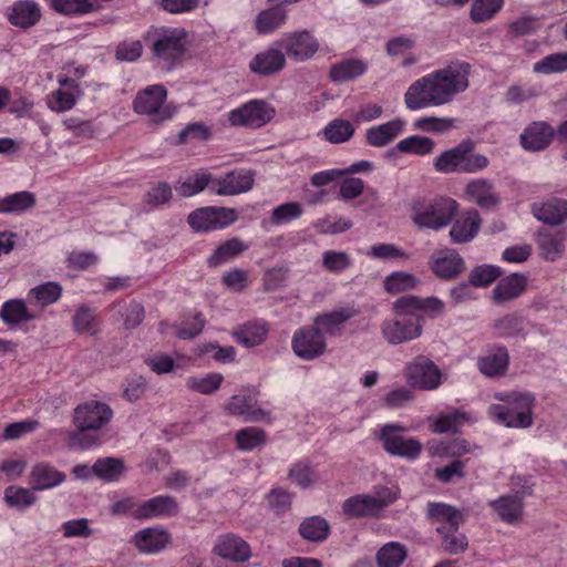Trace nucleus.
<instances>
[{"instance_id": "nucleus-1", "label": "nucleus", "mask_w": 567, "mask_h": 567, "mask_svg": "<svg viewBox=\"0 0 567 567\" xmlns=\"http://www.w3.org/2000/svg\"><path fill=\"white\" fill-rule=\"evenodd\" d=\"M470 63L455 61L434 71L408 89L404 101L410 110L446 104L468 87Z\"/></svg>"}, {"instance_id": "nucleus-2", "label": "nucleus", "mask_w": 567, "mask_h": 567, "mask_svg": "<svg viewBox=\"0 0 567 567\" xmlns=\"http://www.w3.org/2000/svg\"><path fill=\"white\" fill-rule=\"evenodd\" d=\"M113 417L112 409L104 402L91 400L79 404L73 412L75 430L68 435L71 449L87 450L101 443V430Z\"/></svg>"}, {"instance_id": "nucleus-3", "label": "nucleus", "mask_w": 567, "mask_h": 567, "mask_svg": "<svg viewBox=\"0 0 567 567\" xmlns=\"http://www.w3.org/2000/svg\"><path fill=\"white\" fill-rule=\"evenodd\" d=\"M495 399L504 404H493L489 413L508 427L526 429L533 424L532 410L535 398L527 392L496 393Z\"/></svg>"}, {"instance_id": "nucleus-4", "label": "nucleus", "mask_w": 567, "mask_h": 567, "mask_svg": "<svg viewBox=\"0 0 567 567\" xmlns=\"http://www.w3.org/2000/svg\"><path fill=\"white\" fill-rule=\"evenodd\" d=\"M153 58L168 66L181 61L187 50V32L184 28L154 27L144 35Z\"/></svg>"}, {"instance_id": "nucleus-5", "label": "nucleus", "mask_w": 567, "mask_h": 567, "mask_svg": "<svg viewBox=\"0 0 567 567\" xmlns=\"http://www.w3.org/2000/svg\"><path fill=\"white\" fill-rule=\"evenodd\" d=\"M474 142L464 140L434 159V168L440 173H475L488 165L485 155L474 153Z\"/></svg>"}, {"instance_id": "nucleus-6", "label": "nucleus", "mask_w": 567, "mask_h": 567, "mask_svg": "<svg viewBox=\"0 0 567 567\" xmlns=\"http://www.w3.org/2000/svg\"><path fill=\"white\" fill-rule=\"evenodd\" d=\"M457 212V203L452 198L437 197L417 200L412 206V220L420 228L437 230L447 226Z\"/></svg>"}, {"instance_id": "nucleus-7", "label": "nucleus", "mask_w": 567, "mask_h": 567, "mask_svg": "<svg viewBox=\"0 0 567 567\" xmlns=\"http://www.w3.org/2000/svg\"><path fill=\"white\" fill-rule=\"evenodd\" d=\"M406 430L400 423L385 424L380 430L379 439L388 454L413 461L420 456L423 445L414 437L401 435Z\"/></svg>"}, {"instance_id": "nucleus-8", "label": "nucleus", "mask_w": 567, "mask_h": 567, "mask_svg": "<svg viewBox=\"0 0 567 567\" xmlns=\"http://www.w3.org/2000/svg\"><path fill=\"white\" fill-rule=\"evenodd\" d=\"M404 377L411 386L423 391L435 390L442 384L441 369L423 354L406 363Z\"/></svg>"}, {"instance_id": "nucleus-9", "label": "nucleus", "mask_w": 567, "mask_h": 567, "mask_svg": "<svg viewBox=\"0 0 567 567\" xmlns=\"http://www.w3.org/2000/svg\"><path fill=\"white\" fill-rule=\"evenodd\" d=\"M167 91L161 84L150 85L138 92L133 102V109L138 114L151 116L155 123H161L172 117L169 107L164 106Z\"/></svg>"}, {"instance_id": "nucleus-10", "label": "nucleus", "mask_w": 567, "mask_h": 567, "mask_svg": "<svg viewBox=\"0 0 567 567\" xmlns=\"http://www.w3.org/2000/svg\"><path fill=\"white\" fill-rule=\"evenodd\" d=\"M275 116L274 107L265 101L254 100L228 113V122L233 126L258 128L270 122Z\"/></svg>"}, {"instance_id": "nucleus-11", "label": "nucleus", "mask_w": 567, "mask_h": 567, "mask_svg": "<svg viewBox=\"0 0 567 567\" xmlns=\"http://www.w3.org/2000/svg\"><path fill=\"white\" fill-rule=\"evenodd\" d=\"M291 347L293 353L306 361H311L321 357L327 350L323 333L316 326H308L298 329L293 333Z\"/></svg>"}, {"instance_id": "nucleus-12", "label": "nucleus", "mask_w": 567, "mask_h": 567, "mask_svg": "<svg viewBox=\"0 0 567 567\" xmlns=\"http://www.w3.org/2000/svg\"><path fill=\"white\" fill-rule=\"evenodd\" d=\"M238 218L234 208L204 207L188 215V224L198 231L220 229L231 225Z\"/></svg>"}, {"instance_id": "nucleus-13", "label": "nucleus", "mask_w": 567, "mask_h": 567, "mask_svg": "<svg viewBox=\"0 0 567 567\" xmlns=\"http://www.w3.org/2000/svg\"><path fill=\"white\" fill-rule=\"evenodd\" d=\"M276 44L297 62L311 59L319 50L318 40L307 30L286 33Z\"/></svg>"}, {"instance_id": "nucleus-14", "label": "nucleus", "mask_w": 567, "mask_h": 567, "mask_svg": "<svg viewBox=\"0 0 567 567\" xmlns=\"http://www.w3.org/2000/svg\"><path fill=\"white\" fill-rule=\"evenodd\" d=\"M422 329L420 319L385 320L381 326L383 338L394 346L419 338Z\"/></svg>"}, {"instance_id": "nucleus-15", "label": "nucleus", "mask_w": 567, "mask_h": 567, "mask_svg": "<svg viewBox=\"0 0 567 567\" xmlns=\"http://www.w3.org/2000/svg\"><path fill=\"white\" fill-rule=\"evenodd\" d=\"M255 174L251 171H231L225 176L213 179L212 190L220 196H234L252 188Z\"/></svg>"}, {"instance_id": "nucleus-16", "label": "nucleus", "mask_w": 567, "mask_h": 567, "mask_svg": "<svg viewBox=\"0 0 567 567\" xmlns=\"http://www.w3.org/2000/svg\"><path fill=\"white\" fill-rule=\"evenodd\" d=\"M213 553L235 563H244L251 557L249 544L233 533L218 536L213 547Z\"/></svg>"}, {"instance_id": "nucleus-17", "label": "nucleus", "mask_w": 567, "mask_h": 567, "mask_svg": "<svg viewBox=\"0 0 567 567\" xmlns=\"http://www.w3.org/2000/svg\"><path fill=\"white\" fill-rule=\"evenodd\" d=\"M132 543L140 553L154 555L172 543V536L165 528L147 527L138 530L132 537Z\"/></svg>"}, {"instance_id": "nucleus-18", "label": "nucleus", "mask_w": 567, "mask_h": 567, "mask_svg": "<svg viewBox=\"0 0 567 567\" xmlns=\"http://www.w3.org/2000/svg\"><path fill=\"white\" fill-rule=\"evenodd\" d=\"M178 513L179 505L175 497L159 495L138 505L134 511V516L137 519H151L155 517H173Z\"/></svg>"}, {"instance_id": "nucleus-19", "label": "nucleus", "mask_w": 567, "mask_h": 567, "mask_svg": "<svg viewBox=\"0 0 567 567\" xmlns=\"http://www.w3.org/2000/svg\"><path fill=\"white\" fill-rule=\"evenodd\" d=\"M226 411L231 415L243 416L246 422H259L268 416V412L257 406L252 394H235L226 404Z\"/></svg>"}, {"instance_id": "nucleus-20", "label": "nucleus", "mask_w": 567, "mask_h": 567, "mask_svg": "<svg viewBox=\"0 0 567 567\" xmlns=\"http://www.w3.org/2000/svg\"><path fill=\"white\" fill-rule=\"evenodd\" d=\"M555 136L554 128L546 122H533L520 134V144L526 151L538 152L546 148Z\"/></svg>"}, {"instance_id": "nucleus-21", "label": "nucleus", "mask_w": 567, "mask_h": 567, "mask_svg": "<svg viewBox=\"0 0 567 567\" xmlns=\"http://www.w3.org/2000/svg\"><path fill=\"white\" fill-rule=\"evenodd\" d=\"M488 505L504 523L516 524L522 520L524 512V496L522 494L504 495L491 501Z\"/></svg>"}, {"instance_id": "nucleus-22", "label": "nucleus", "mask_w": 567, "mask_h": 567, "mask_svg": "<svg viewBox=\"0 0 567 567\" xmlns=\"http://www.w3.org/2000/svg\"><path fill=\"white\" fill-rule=\"evenodd\" d=\"M509 362V354L505 347H493L477 359V367L482 374L495 378L505 374Z\"/></svg>"}, {"instance_id": "nucleus-23", "label": "nucleus", "mask_w": 567, "mask_h": 567, "mask_svg": "<svg viewBox=\"0 0 567 567\" xmlns=\"http://www.w3.org/2000/svg\"><path fill=\"white\" fill-rule=\"evenodd\" d=\"M533 215L548 225H560L567 220V200L553 197L532 205Z\"/></svg>"}, {"instance_id": "nucleus-24", "label": "nucleus", "mask_w": 567, "mask_h": 567, "mask_svg": "<svg viewBox=\"0 0 567 567\" xmlns=\"http://www.w3.org/2000/svg\"><path fill=\"white\" fill-rule=\"evenodd\" d=\"M466 266L464 259L455 251L447 250L444 255L433 257L431 269L441 279L451 280L464 272Z\"/></svg>"}, {"instance_id": "nucleus-25", "label": "nucleus", "mask_w": 567, "mask_h": 567, "mask_svg": "<svg viewBox=\"0 0 567 567\" xmlns=\"http://www.w3.org/2000/svg\"><path fill=\"white\" fill-rule=\"evenodd\" d=\"M527 278L522 274H512L503 279L493 289V300L501 305L518 298L526 289Z\"/></svg>"}, {"instance_id": "nucleus-26", "label": "nucleus", "mask_w": 567, "mask_h": 567, "mask_svg": "<svg viewBox=\"0 0 567 567\" xmlns=\"http://www.w3.org/2000/svg\"><path fill=\"white\" fill-rule=\"evenodd\" d=\"M65 474L48 463L35 464L30 472V485L33 491H43L58 486L65 481Z\"/></svg>"}, {"instance_id": "nucleus-27", "label": "nucleus", "mask_w": 567, "mask_h": 567, "mask_svg": "<svg viewBox=\"0 0 567 567\" xmlns=\"http://www.w3.org/2000/svg\"><path fill=\"white\" fill-rule=\"evenodd\" d=\"M427 516L433 523L446 526L449 532H457L464 522V515L461 511L444 503H429Z\"/></svg>"}, {"instance_id": "nucleus-28", "label": "nucleus", "mask_w": 567, "mask_h": 567, "mask_svg": "<svg viewBox=\"0 0 567 567\" xmlns=\"http://www.w3.org/2000/svg\"><path fill=\"white\" fill-rule=\"evenodd\" d=\"M286 63L285 54L280 49L270 48L258 53L250 62V70L254 73L265 76L279 72Z\"/></svg>"}, {"instance_id": "nucleus-29", "label": "nucleus", "mask_w": 567, "mask_h": 567, "mask_svg": "<svg viewBox=\"0 0 567 567\" xmlns=\"http://www.w3.org/2000/svg\"><path fill=\"white\" fill-rule=\"evenodd\" d=\"M466 195L480 207L484 209H492L499 204V198L494 192L493 184L487 179H475L467 184L465 189Z\"/></svg>"}, {"instance_id": "nucleus-30", "label": "nucleus", "mask_w": 567, "mask_h": 567, "mask_svg": "<svg viewBox=\"0 0 567 567\" xmlns=\"http://www.w3.org/2000/svg\"><path fill=\"white\" fill-rule=\"evenodd\" d=\"M403 127L404 122L399 118L370 127L365 133L367 143L374 147H383L393 142Z\"/></svg>"}, {"instance_id": "nucleus-31", "label": "nucleus", "mask_w": 567, "mask_h": 567, "mask_svg": "<svg viewBox=\"0 0 567 567\" xmlns=\"http://www.w3.org/2000/svg\"><path fill=\"white\" fill-rule=\"evenodd\" d=\"M41 18V11L37 2L32 0H21L11 8L9 21L11 24L28 29L33 27Z\"/></svg>"}, {"instance_id": "nucleus-32", "label": "nucleus", "mask_w": 567, "mask_h": 567, "mask_svg": "<svg viewBox=\"0 0 567 567\" xmlns=\"http://www.w3.org/2000/svg\"><path fill=\"white\" fill-rule=\"evenodd\" d=\"M481 217L477 210H470L463 220L453 224L450 236L454 244H463L472 240L478 233Z\"/></svg>"}, {"instance_id": "nucleus-33", "label": "nucleus", "mask_w": 567, "mask_h": 567, "mask_svg": "<svg viewBox=\"0 0 567 567\" xmlns=\"http://www.w3.org/2000/svg\"><path fill=\"white\" fill-rule=\"evenodd\" d=\"M268 326L264 321L246 322L234 331L236 340L246 348L257 347L265 342Z\"/></svg>"}, {"instance_id": "nucleus-34", "label": "nucleus", "mask_w": 567, "mask_h": 567, "mask_svg": "<svg viewBox=\"0 0 567 567\" xmlns=\"http://www.w3.org/2000/svg\"><path fill=\"white\" fill-rule=\"evenodd\" d=\"M0 319L8 326H18L34 320L35 315L28 309L23 299H10L1 307Z\"/></svg>"}, {"instance_id": "nucleus-35", "label": "nucleus", "mask_w": 567, "mask_h": 567, "mask_svg": "<svg viewBox=\"0 0 567 567\" xmlns=\"http://www.w3.org/2000/svg\"><path fill=\"white\" fill-rule=\"evenodd\" d=\"M343 513L350 517L378 516L380 511L372 495H355L343 502Z\"/></svg>"}, {"instance_id": "nucleus-36", "label": "nucleus", "mask_w": 567, "mask_h": 567, "mask_svg": "<svg viewBox=\"0 0 567 567\" xmlns=\"http://www.w3.org/2000/svg\"><path fill=\"white\" fill-rule=\"evenodd\" d=\"M299 534L308 542L321 543L328 538L330 525L321 516L307 517L299 525Z\"/></svg>"}, {"instance_id": "nucleus-37", "label": "nucleus", "mask_w": 567, "mask_h": 567, "mask_svg": "<svg viewBox=\"0 0 567 567\" xmlns=\"http://www.w3.org/2000/svg\"><path fill=\"white\" fill-rule=\"evenodd\" d=\"M287 11L281 6H275L261 11L255 21L256 30L260 34L274 32L285 24Z\"/></svg>"}, {"instance_id": "nucleus-38", "label": "nucleus", "mask_w": 567, "mask_h": 567, "mask_svg": "<svg viewBox=\"0 0 567 567\" xmlns=\"http://www.w3.org/2000/svg\"><path fill=\"white\" fill-rule=\"evenodd\" d=\"M367 71V65L358 59L343 60L330 68L329 76L336 83L350 81L362 75Z\"/></svg>"}, {"instance_id": "nucleus-39", "label": "nucleus", "mask_w": 567, "mask_h": 567, "mask_svg": "<svg viewBox=\"0 0 567 567\" xmlns=\"http://www.w3.org/2000/svg\"><path fill=\"white\" fill-rule=\"evenodd\" d=\"M540 256L548 260H557L564 251L563 236L549 231H539L536 239Z\"/></svg>"}, {"instance_id": "nucleus-40", "label": "nucleus", "mask_w": 567, "mask_h": 567, "mask_svg": "<svg viewBox=\"0 0 567 567\" xmlns=\"http://www.w3.org/2000/svg\"><path fill=\"white\" fill-rule=\"evenodd\" d=\"M35 202L34 194L28 190L0 197V213H22L33 208Z\"/></svg>"}, {"instance_id": "nucleus-41", "label": "nucleus", "mask_w": 567, "mask_h": 567, "mask_svg": "<svg viewBox=\"0 0 567 567\" xmlns=\"http://www.w3.org/2000/svg\"><path fill=\"white\" fill-rule=\"evenodd\" d=\"M62 293V287L54 281H48L33 287L29 291L30 302L40 307H47L56 302Z\"/></svg>"}, {"instance_id": "nucleus-42", "label": "nucleus", "mask_w": 567, "mask_h": 567, "mask_svg": "<svg viewBox=\"0 0 567 567\" xmlns=\"http://www.w3.org/2000/svg\"><path fill=\"white\" fill-rule=\"evenodd\" d=\"M408 551L404 545L390 542L383 545L378 554L377 561L379 567H400L406 559Z\"/></svg>"}, {"instance_id": "nucleus-43", "label": "nucleus", "mask_w": 567, "mask_h": 567, "mask_svg": "<svg viewBox=\"0 0 567 567\" xmlns=\"http://www.w3.org/2000/svg\"><path fill=\"white\" fill-rule=\"evenodd\" d=\"M247 249L248 246L239 238H231L219 245L208 258L207 262L210 267H217Z\"/></svg>"}, {"instance_id": "nucleus-44", "label": "nucleus", "mask_w": 567, "mask_h": 567, "mask_svg": "<svg viewBox=\"0 0 567 567\" xmlns=\"http://www.w3.org/2000/svg\"><path fill=\"white\" fill-rule=\"evenodd\" d=\"M494 330L501 338L524 337L525 320L522 316L509 313L494 321Z\"/></svg>"}, {"instance_id": "nucleus-45", "label": "nucleus", "mask_w": 567, "mask_h": 567, "mask_svg": "<svg viewBox=\"0 0 567 567\" xmlns=\"http://www.w3.org/2000/svg\"><path fill=\"white\" fill-rule=\"evenodd\" d=\"M354 134L353 125L346 120L336 118L323 128L324 138L332 144H341L349 141Z\"/></svg>"}, {"instance_id": "nucleus-46", "label": "nucleus", "mask_w": 567, "mask_h": 567, "mask_svg": "<svg viewBox=\"0 0 567 567\" xmlns=\"http://www.w3.org/2000/svg\"><path fill=\"white\" fill-rule=\"evenodd\" d=\"M419 282L420 280L412 274L395 271L385 277L383 287L386 292L395 295L414 289Z\"/></svg>"}, {"instance_id": "nucleus-47", "label": "nucleus", "mask_w": 567, "mask_h": 567, "mask_svg": "<svg viewBox=\"0 0 567 567\" xmlns=\"http://www.w3.org/2000/svg\"><path fill=\"white\" fill-rule=\"evenodd\" d=\"M354 313L352 311L340 309L329 313L318 316L315 320L316 327L321 328L326 333L334 334L340 331L341 326Z\"/></svg>"}, {"instance_id": "nucleus-48", "label": "nucleus", "mask_w": 567, "mask_h": 567, "mask_svg": "<svg viewBox=\"0 0 567 567\" xmlns=\"http://www.w3.org/2000/svg\"><path fill=\"white\" fill-rule=\"evenodd\" d=\"M123 462L114 457L99 458L93 464L94 475L105 482H113L118 480L123 473Z\"/></svg>"}, {"instance_id": "nucleus-49", "label": "nucleus", "mask_w": 567, "mask_h": 567, "mask_svg": "<svg viewBox=\"0 0 567 567\" xmlns=\"http://www.w3.org/2000/svg\"><path fill=\"white\" fill-rule=\"evenodd\" d=\"M32 491L33 489L11 485L4 489L3 498L8 506L18 509H24L34 504L37 501V497Z\"/></svg>"}, {"instance_id": "nucleus-50", "label": "nucleus", "mask_w": 567, "mask_h": 567, "mask_svg": "<svg viewBox=\"0 0 567 567\" xmlns=\"http://www.w3.org/2000/svg\"><path fill=\"white\" fill-rule=\"evenodd\" d=\"M435 143L426 136L413 135L408 138L401 140L395 150L403 153H413L420 156L431 154L434 150Z\"/></svg>"}, {"instance_id": "nucleus-51", "label": "nucleus", "mask_w": 567, "mask_h": 567, "mask_svg": "<svg viewBox=\"0 0 567 567\" xmlns=\"http://www.w3.org/2000/svg\"><path fill=\"white\" fill-rule=\"evenodd\" d=\"M472 451L471 445L463 439H454L447 442H441L437 445H431L430 452L435 456L458 457Z\"/></svg>"}, {"instance_id": "nucleus-52", "label": "nucleus", "mask_w": 567, "mask_h": 567, "mask_svg": "<svg viewBox=\"0 0 567 567\" xmlns=\"http://www.w3.org/2000/svg\"><path fill=\"white\" fill-rule=\"evenodd\" d=\"M236 442L240 450L251 451L266 443V432L259 427H245L237 432Z\"/></svg>"}, {"instance_id": "nucleus-53", "label": "nucleus", "mask_w": 567, "mask_h": 567, "mask_svg": "<svg viewBox=\"0 0 567 567\" xmlns=\"http://www.w3.org/2000/svg\"><path fill=\"white\" fill-rule=\"evenodd\" d=\"M504 0H475L470 17L473 22L480 23L491 20L503 6Z\"/></svg>"}, {"instance_id": "nucleus-54", "label": "nucleus", "mask_w": 567, "mask_h": 567, "mask_svg": "<svg viewBox=\"0 0 567 567\" xmlns=\"http://www.w3.org/2000/svg\"><path fill=\"white\" fill-rule=\"evenodd\" d=\"M213 182L210 174L205 172H198L193 176H189L186 181L181 183L176 187V192L183 197H189L196 195L205 189V187Z\"/></svg>"}, {"instance_id": "nucleus-55", "label": "nucleus", "mask_w": 567, "mask_h": 567, "mask_svg": "<svg viewBox=\"0 0 567 567\" xmlns=\"http://www.w3.org/2000/svg\"><path fill=\"white\" fill-rule=\"evenodd\" d=\"M534 72L540 74H550L555 72L567 71V53H554L536 62L533 66Z\"/></svg>"}, {"instance_id": "nucleus-56", "label": "nucleus", "mask_w": 567, "mask_h": 567, "mask_svg": "<svg viewBox=\"0 0 567 567\" xmlns=\"http://www.w3.org/2000/svg\"><path fill=\"white\" fill-rule=\"evenodd\" d=\"M502 272L498 267L491 265H482L475 267L468 275V282L473 287H486L501 277Z\"/></svg>"}, {"instance_id": "nucleus-57", "label": "nucleus", "mask_w": 567, "mask_h": 567, "mask_svg": "<svg viewBox=\"0 0 567 567\" xmlns=\"http://www.w3.org/2000/svg\"><path fill=\"white\" fill-rule=\"evenodd\" d=\"M303 213L302 206L297 202L281 204L274 208L270 221L272 225H281L298 219Z\"/></svg>"}, {"instance_id": "nucleus-58", "label": "nucleus", "mask_w": 567, "mask_h": 567, "mask_svg": "<svg viewBox=\"0 0 567 567\" xmlns=\"http://www.w3.org/2000/svg\"><path fill=\"white\" fill-rule=\"evenodd\" d=\"M436 532L443 536L442 548L455 555L467 548V539L464 535H455L456 532H449L446 526H437Z\"/></svg>"}, {"instance_id": "nucleus-59", "label": "nucleus", "mask_w": 567, "mask_h": 567, "mask_svg": "<svg viewBox=\"0 0 567 567\" xmlns=\"http://www.w3.org/2000/svg\"><path fill=\"white\" fill-rule=\"evenodd\" d=\"M113 307H120L124 310L122 316L124 317V327L126 329H135L144 320V307L136 301H131L128 305L124 301H118Z\"/></svg>"}, {"instance_id": "nucleus-60", "label": "nucleus", "mask_w": 567, "mask_h": 567, "mask_svg": "<svg viewBox=\"0 0 567 567\" xmlns=\"http://www.w3.org/2000/svg\"><path fill=\"white\" fill-rule=\"evenodd\" d=\"M223 381V375L219 373H210L204 378H189L187 380V386L190 390L199 392L202 394H210L219 389Z\"/></svg>"}, {"instance_id": "nucleus-61", "label": "nucleus", "mask_w": 567, "mask_h": 567, "mask_svg": "<svg viewBox=\"0 0 567 567\" xmlns=\"http://www.w3.org/2000/svg\"><path fill=\"white\" fill-rule=\"evenodd\" d=\"M351 264L350 256L344 251L327 250L322 255V265L330 272H342Z\"/></svg>"}, {"instance_id": "nucleus-62", "label": "nucleus", "mask_w": 567, "mask_h": 567, "mask_svg": "<svg viewBox=\"0 0 567 567\" xmlns=\"http://www.w3.org/2000/svg\"><path fill=\"white\" fill-rule=\"evenodd\" d=\"M210 137L209 128L203 123L186 125L177 136V144L183 145L192 141H207Z\"/></svg>"}, {"instance_id": "nucleus-63", "label": "nucleus", "mask_w": 567, "mask_h": 567, "mask_svg": "<svg viewBox=\"0 0 567 567\" xmlns=\"http://www.w3.org/2000/svg\"><path fill=\"white\" fill-rule=\"evenodd\" d=\"M52 7L63 14L87 13L94 10L89 0H52Z\"/></svg>"}, {"instance_id": "nucleus-64", "label": "nucleus", "mask_w": 567, "mask_h": 567, "mask_svg": "<svg viewBox=\"0 0 567 567\" xmlns=\"http://www.w3.org/2000/svg\"><path fill=\"white\" fill-rule=\"evenodd\" d=\"M143 44L141 41H122L115 49V59L117 61L134 62L141 58Z\"/></svg>"}]
</instances>
